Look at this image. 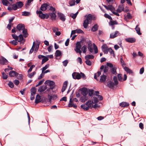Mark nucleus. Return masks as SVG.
Listing matches in <instances>:
<instances>
[{"mask_svg":"<svg viewBox=\"0 0 146 146\" xmlns=\"http://www.w3.org/2000/svg\"><path fill=\"white\" fill-rule=\"evenodd\" d=\"M85 17H86V19L84 20L83 26L84 28H87L88 26V25L91 24L92 20H95V17H93V16L91 14H90L87 15H86Z\"/></svg>","mask_w":146,"mask_h":146,"instance_id":"1","label":"nucleus"},{"mask_svg":"<svg viewBox=\"0 0 146 146\" xmlns=\"http://www.w3.org/2000/svg\"><path fill=\"white\" fill-rule=\"evenodd\" d=\"M91 102V101H88L84 104L82 105L81 106V109H83L84 111H87L89 110L90 108L93 106Z\"/></svg>","mask_w":146,"mask_h":146,"instance_id":"2","label":"nucleus"},{"mask_svg":"<svg viewBox=\"0 0 146 146\" xmlns=\"http://www.w3.org/2000/svg\"><path fill=\"white\" fill-rule=\"evenodd\" d=\"M76 48L74 49V50L76 51V52L78 53H79L80 55L81 54L82 52L81 50H80L81 48L82 47V46L81 44V43L80 42H78L75 45Z\"/></svg>","mask_w":146,"mask_h":146,"instance_id":"3","label":"nucleus"},{"mask_svg":"<svg viewBox=\"0 0 146 146\" xmlns=\"http://www.w3.org/2000/svg\"><path fill=\"white\" fill-rule=\"evenodd\" d=\"M72 96H70L69 103L68 104V107L69 108L73 107L74 108H77V106L76 104H74L73 103L72 100Z\"/></svg>","mask_w":146,"mask_h":146,"instance_id":"4","label":"nucleus"},{"mask_svg":"<svg viewBox=\"0 0 146 146\" xmlns=\"http://www.w3.org/2000/svg\"><path fill=\"white\" fill-rule=\"evenodd\" d=\"M58 17L62 21H64L66 20V18L64 15L61 13L58 12L57 13Z\"/></svg>","mask_w":146,"mask_h":146,"instance_id":"5","label":"nucleus"},{"mask_svg":"<svg viewBox=\"0 0 146 146\" xmlns=\"http://www.w3.org/2000/svg\"><path fill=\"white\" fill-rule=\"evenodd\" d=\"M102 50L103 51L104 54H107L109 52V48L106 44H103L102 46Z\"/></svg>","mask_w":146,"mask_h":146,"instance_id":"6","label":"nucleus"},{"mask_svg":"<svg viewBox=\"0 0 146 146\" xmlns=\"http://www.w3.org/2000/svg\"><path fill=\"white\" fill-rule=\"evenodd\" d=\"M72 75L73 78L74 79L79 80L81 78V75L78 73L74 72L72 73Z\"/></svg>","mask_w":146,"mask_h":146,"instance_id":"7","label":"nucleus"},{"mask_svg":"<svg viewBox=\"0 0 146 146\" xmlns=\"http://www.w3.org/2000/svg\"><path fill=\"white\" fill-rule=\"evenodd\" d=\"M124 9V6L123 5L121 4L118 6V9L116 10V11L118 13H120L122 11H123Z\"/></svg>","mask_w":146,"mask_h":146,"instance_id":"8","label":"nucleus"},{"mask_svg":"<svg viewBox=\"0 0 146 146\" xmlns=\"http://www.w3.org/2000/svg\"><path fill=\"white\" fill-rule=\"evenodd\" d=\"M36 13L37 14H38L39 17L42 19H45V15L44 14L42 13V11L37 10Z\"/></svg>","mask_w":146,"mask_h":146,"instance_id":"9","label":"nucleus"},{"mask_svg":"<svg viewBox=\"0 0 146 146\" xmlns=\"http://www.w3.org/2000/svg\"><path fill=\"white\" fill-rule=\"evenodd\" d=\"M115 84L113 81H109L108 82L107 86H108L109 88L113 89L114 88V86Z\"/></svg>","mask_w":146,"mask_h":146,"instance_id":"10","label":"nucleus"},{"mask_svg":"<svg viewBox=\"0 0 146 146\" xmlns=\"http://www.w3.org/2000/svg\"><path fill=\"white\" fill-rule=\"evenodd\" d=\"M119 34V32L117 31H115L114 33H112L110 34V38H113L117 36Z\"/></svg>","mask_w":146,"mask_h":146,"instance_id":"11","label":"nucleus"},{"mask_svg":"<svg viewBox=\"0 0 146 146\" xmlns=\"http://www.w3.org/2000/svg\"><path fill=\"white\" fill-rule=\"evenodd\" d=\"M81 94L83 96H86L88 94L87 89L85 88H83L81 89Z\"/></svg>","mask_w":146,"mask_h":146,"instance_id":"12","label":"nucleus"},{"mask_svg":"<svg viewBox=\"0 0 146 146\" xmlns=\"http://www.w3.org/2000/svg\"><path fill=\"white\" fill-rule=\"evenodd\" d=\"M19 74L16 72L13 71H10V77H14L18 76Z\"/></svg>","mask_w":146,"mask_h":146,"instance_id":"13","label":"nucleus"},{"mask_svg":"<svg viewBox=\"0 0 146 146\" xmlns=\"http://www.w3.org/2000/svg\"><path fill=\"white\" fill-rule=\"evenodd\" d=\"M107 79V76L106 75H104L103 74V75L100 76V82L101 83L104 82Z\"/></svg>","mask_w":146,"mask_h":146,"instance_id":"14","label":"nucleus"},{"mask_svg":"<svg viewBox=\"0 0 146 146\" xmlns=\"http://www.w3.org/2000/svg\"><path fill=\"white\" fill-rule=\"evenodd\" d=\"M125 40L127 42L133 43L136 41V39L134 38H128L125 39Z\"/></svg>","mask_w":146,"mask_h":146,"instance_id":"15","label":"nucleus"},{"mask_svg":"<svg viewBox=\"0 0 146 146\" xmlns=\"http://www.w3.org/2000/svg\"><path fill=\"white\" fill-rule=\"evenodd\" d=\"M25 28V26L24 24H19L17 26V30L20 31L23 30Z\"/></svg>","mask_w":146,"mask_h":146,"instance_id":"16","label":"nucleus"},{"mask_svg":"<svg viewBox=\"0 0 146 146\" xmlns=\"http://www.w3.org/2000/svg\"><path fill=\"white\" fill-rule=\"evenodd\" d=\"M41 101V96L38 94H37L36 97L35 103L36 104H38Z\"/></svg>","mask_w":146,"mask_h":146,"instance_id":"17","label":"nucleus"},{"mask_svg":"<svg viewBox=\"0 0 146 146\" xmlns=\"http://www.w3.org/2000/svg\"><path fill=\"white\" fill-rule=\"evenodd\" d=\"M8 62V60L5 58L3 57H2L1 58L0 60V63L1 64H6Z\"/></svg>","mask_w":146,"mask_h":146,"instance_id":"18","label":"nucleus"},{"mask_svg":"<svg viewBox=\"0 0 146 146\" xmlns=\"http://www.w3.org/2000/svg\"><path fill=\"white\" fill-rule=\"evenodd\" d=\"M50 16V19L52 20H54L56 19V17L55 13L54 12L49 13Z\"/></svg>","mask_w":146,"mask_h":146,"instance_id":"19","label":"nucleus"},{"mask_svg":"<svg viewBox=\"0 0 146 146\" xmlns=\"http://www.w3.org/2000/svg\"><path fill=\"white\" fill-rule=\"evenodd\" d=\"M47 87L45 86H40L38 90V92H42L44 91L47 89Z\"/></svg>","mask_w":146,"mask_h":146,"instance_id":"20","label":"nucleus"},{"mask_svg":"<svg viewBox=\"0 0 146 146\" xmlns=\"http://www.w3.org/2000/svg\"><path fill=\"white\" fill-rule=\"evenodd\" d=\"M45 84H48L50 86H51L54 85L55 82L52 81L46 80L45 82Z\"/></svg>","mask_w":146,"mask_h":146,"instance_id":"21","label":"nucleus"},{"mask_svg":"<svg viewBox=\"0 0 146 146\" xmlns=\"http://www.w3.org/2000/svg\"><path fill=\"white\" fill-rule=\"evenodd\" d=\"M48 5L46 3H44L40 7V9L42 11H45L47 9Z\"/></svg>","mask_w":146,"mask_h":146,"instance_id":"22","label":"nucleus"},{"mask_svg":"<svg viewBox=\"0 0 146 146\" xmlns=\"http://www.w3.org/2000/svg\"><path fill=\"white\" fill-rule=\"evenodd\" d=\"M129 104L126 102H122L119 104V106L121 107H126L129 106Z\"/></svg>","mask_w":146,"mask_h":146,"instance_id":"23","label":"nucleus"},{"mask_svg":"<svg viewBox=\"0 0 146 146\" xmlns=\"http://www.w3.org/2000/svg\"><path fill=\"white\" fill-rule=\"evenodd\" d=\"M98 26L97 24H95L92 27L91 31L93 32H95L98 30Z\"/></svg>","mask_w":146,"mask_h":146,"instance_id":"24","label":"nucleus"},{"mask_svg":"<svg viewBox=\"0 0 146 146\" xmlns=\"http://www.w3.org/2000/svg\"><path fill=\"white\" fill-rule=\"evenodd\" d=\"M55 56L56 57L62 56V53L61 51L59 50H56L55 53Z\"/></svg>","mask_w":146,"mask_h":146,"instance_id":"25","label":"nucleus"},{"mask_svg":"<svg viewBox=\"0 0 146 146\" xmlns=\"http://www.w3.org/2000/svg\"><path fill=\"white\" fill-rule=\"evenodd\" d=\"M22 33L24 37L25 38H26L28 36V34L27 32V30L25 28L23 30Z\"/></svg>","mask_w":146,"mask_h":146,"instance_id":"26","label":"nucleus"},{"mask_svg":"<svg viewBox=\"0 0 146 146\" xmlns=\"http://www.w3.org/2000/svg\"><path fill=\"white\" fill-rule=\"evenodd\" d=\"M88 49L90 53H92L93 52V48L92 47V43L90 42L88 44Z\"/></svg>","mask_w":146,"mask_h":146,"instance_id":"27","label":"nucleus"},{"mask_svg":"<svg viewBox=\"0 0 146 146\" xmlns=\"http://www.w3.org/2000/svg\"><path fill=\"white\" fill-rule=\"evenodd\" d=\"M18 9L21 8L23 5V2L21 1H18L16 3Z\"/></svg>","mask_w":146,"mask_h":146,"instance_id":"28","label":"nucleus"},{"mask_svg":"<svg viewBox=\"0 0 146 146\" xmlns=\"http://www.w3.org/2000/svg\"><path fill=\"white\" fill-rule=\"evenodd\" d=\"M116 69L117 68L116 67L114 66L113 67L111 68V72L114 74L116 75L117 74L116 72Z\"/></svg>","mask_w":146,"mask_h":146,"instance_id":"29","label":"nucleus"},{"mask_svg":"<svg viewBox=\"0 0 146 146\" xmlns=\"http://www.w3.org/2000/svg\"><path fill=\"white\" fill-rule=\"evenodd\" d=\"M124 69L125 70L127 73L131 74L133 73L132 70L126 66L124 67Z\"/></svg>","mask_w":146,"mask_h":146,"instance_id":"30","label":"nucleus"},{"mask_svg":"<svg viewBox=\"0 0 146 146\" xmlns=\"http://www.w3.org/2000/svg\"><path fill=\"white\" fill-rule=\"evenodd\" d=\"M94 56L93 55H88L85 56V59L86 60H89V59H93L94 58Z\"/></svg>","mask_w":146,"mask_h":146,"instance_id":"31","label":"nucleus"},{"mask_svg":"<svg viewBox=\"0 0 146 146\" xmlns=\"http://www.w3.org/2000/svg\"><path fill=\"white\" fill-rule=\"evenodd\" d=\"M138 27V25H137L135 29L138 34L139 35H141V33L140 32V28L139 27Z\"/></svg>","mask_w":146,"mask_h":146,"instance_id":"32","label":"nucleus"},{"mask_svg":"<svg viewBox=\"0 0 146 146\" xmlns=\"http://www.w3.org/2000/svg\"><path fill=\"white\" fill-rule=\"evenodd\" d=\"M88 99V98L86 96H83L81 97L80 100L81 102H84L86 101Z\"/></svg>","mask_w":146,"mask_h":146,"instance_id":"33","label":"nucleus"},{"mask_svg":"<svg viewBox=\"0 0 146 146\" xmlns=\"http://www.w3.org/2000/svg\"><path fill=\"white\" fill-rule=\"evenodd\" d=\"M92 100V101H91V102L92 103V105L93 104H97L98 102V100L96 97H94Z\"/></svg>","mask_w":146,"mask_h":146,"instance_id":"34","label":"nucleus"},{"mask_svg":"<svg viewBox=\"0 0 146 146\" xmlns=\"http://www.w3.org/2000/svg\"><path fill=\"white\" fill-rule=\"evenodd\" d=\"M48 60L49 59L48 57L45 56V57H43V59H42V61L41 64H43L44 63L48 61Z\"/></svg>","mask_w":146,"mask_h":146,"instance_id":"35","label":"nucleus"},{"mask_svg":"<svg viewBox=\"0 0 146 146\" xmlns=\"http://www.w3.org/2000/svg\"><path fill=\"white\" fill-rule=\"evenodd\" d=\"M30 15V13L27 11H24L22 13V15L25 16H29Z\"/></svg>","mask_w":146,"mask_h":146,"instance_id":"36","label":"nucleus"},{"mask_svg":"<svg viewBox=\"0 0 146 146\" xmlns=\"http://www.w3.org/2000/svg\"><path fill=\"white\" fill-rule=\"evenodd\" d=\"M87 46L85 45H84L82 47L81 50L82 51L83 53H85L87 51Z\"/></svg>","mask_w":146,"mask_h":146,"instance_id":"37","label":"nucleus"},{"mask_svg":"<svg viewBox=\"0 0 146 146\" xmlns=\"http://www.w3.org/2000/svg\"><path fill=\"white\" fill-rule=\"evenodd\" d=\"M36 92V88L35 87H32L31 89V92L32 94H35Z\"/></svg>","mask_w":146,"mask_h":146,"instance_id":"38","label":"nucleus"},{"mask_svg":"<svg viewBox=\"0 0 146 146\" xmlns=\"http://www.w3.org/2000/svg\"><path fill=\"white\" fill-rule=\"evenodd\" d=\"M18 37V39L17 40L18 42H21L23 39V36L22 34L20 35Z\"/></svg>","mask_w":146,"mask_h":146,"instance_id":"39","label":"nucleus"},{"mask_svg":"<svg viewBox=\"0 0 146 146\" xmlns=\"http://www.w3.org/2000/svg\"><path fill=\"white\" fill-rule=\"evenodd\" d=\"M11 6L12 9H13L14 10H16L17 9H18V7L16 3L12 4L11 5Z\"/></svg>","mask_w":146,"mask_h":146,"instance_id":"40","label":"nucleus"},{"mask_svg":"<svg viewBox=\"0 0 146 146\" xmlns=\"http://www.w3.org/2000/svg\"><path fill=\"white\" fill-rule=\"evenodd\" d=\"M69 4L71 6L74 5L75 4V0H72L69 1Z\"/></svg>","mask_w":146,"mask_h":146,"instance_id":"41","label":"nucleus"},{"mask_svg":"<svg viewBox=\"0 0 146 146\" xmlns=\"http://www.w3.org/2000/svg\"><path fill=\"white\" fill-rule=\"evenodd\" d=\"M49 64H46L44 67H43L42 68V73H43L46 69H47L49 67Z\"/></svg>","mask_w":146,"mask_h":146,"instance_id":"42","label":"nucleus"},{"mask_svg":"<svg viewBox=\"0 0 146 146\" xmlns=\"http://www.w3.org/2000/svg\"><path fill=\"white\" fill-rule=\"evenodd\" d=\"M113 80L114 81V84L115 85H117L118 84V82L117 80V78L116 76H114L113 77Z\"/></svg>","mask_w":146,"mask_h":146,"instance_id":"43","label":"nucleus"},{"mask_svg":"<svg viewBox=\"0 0 146 146\" xmlns=\"http://www.w3.org/2000/svg\"><path fill=\"white\" fill-rule=\"evenodd\" d=\"M36 72H33L31 73V74H28V76L30 78H32L33 76L35 74Z\"/></svg>","mask_w":146,"mask_h":146,"instance_id":"44","label":"nucleus"},{"mask_svg":"<svg viewBox=\"0 0 146 146\" xmlns=\"http://www.w3.org/2000/svg\"><path fill=\"white\" fill-rule=\"evenodd\" d=\"M93 46L94 47V50L95 54H96L98 52V48L97 46L95 44L93 43Z\"/></svg>","mask_w":146,"mask_h":146,"instance_id":"45","label":"nucleus"},{"mask_svg":"<svg viewBox=\"0 0 146 146\" xmlns=\"http://www.w3.org/2000/svg\"><path fill=\"white\" fill-rule=\"evenodd\" d=\"M104 16L106 18H107L110 20H112V18L111 17L107 14L105 13L104 15Z\"/></svg>","mask_w":146,"mask_h":146,"instance_id":"46","label":"nucleus"},{"mask_svg":"<svg viewBox=\"0 0 146 146\" xmlns=\"http://www.w3.org/2000/svg\"><path fill=\"white\" fill-rule=\"evenodd\" d=\"M94 90H89L88 94L90 96H92L93 94Z\"/></svg>","mask_w":146,"mask_h":146,"instance_id":"47","label":"nucleus"},{"mask_svg":"<svg viewBox=\"0 0 146 146\" xmlns=\"http://www.w3.org/2000/svg\"><path fill=\"white\" fill-rule=\"evenodd\" d=\"M85 62L86 64L88 66H90L92 65V62L89 60H86Z\"/></svg>","mask_w":146,"mask_h":146,"instance_id":"48","label":"nucleus"},{"mask_svg":"<svg viewBox=\"0 0 146 146\" xmlns=\"http://www.w3.org/2000/svg\"><path fill=\"white\" fill-rule=\"evenodd\" d=\"M3 78L4 79H6L7 78V75L4 72H3L2 73Z\"/></svg>","mask_w":146,"mask_h":146,"instance_id":"49","label":"nucleus"},{"mask_svg":"<svg viewBox=\"0 0 146 146\" xmlns=\"http://www.w3.org/2000/svg\"><path fill=\"white\" fill-rule=\"evenodd\" d=\"M2 3L3 5L7 6L8 2L7 0H2Z\"/></svg>","mask_w":146,"mask_h":146,"instance_id":"50","label":"nucleus"},{"mask_svg":"<svg viewBox=\"0 0 146 146\" xmlns=\"http://www.w3.org/2000/svg\"><path fill=\"white\" fill-rule=\"evenodd\" d=\"M117 77L119 81H122V77L121 74H118L117 75Z\"/></svg>","mask_w":146,"mask_h":146,"instance_id":"51","label":"nucleus"},{"mask_svg":"<svg viewBox=\"0 0 146 146\" xmlns=\"http://www.w3.org/2000/svg\"><path fill=\"white\" fill-rule=\"evenodd\" d=\"M120 62L123 67L125 65V63L124 62V61L122 58H120Z\"/></svg>","mask_w":146,"mask_h":146,"instance_id":"52","label":"nucleus"},{"mask_svg":"<svg viewBox=\"0 0 146 146\" xmlns=\"http://www.w3.org/2000/svg\"><path fill=\"white\" fill-rule=\"evenodd\" d=\"M68 63V61L67 60H65L62 62V63L63 66H66Z\"/></svg>","mask_w":146,"mask_h":146,"instance_id":"53","label":"nucleus"},{"mask_svg":"<svg viewBox=\"0 0 146 146\" xmlns=\"http://www.w3.org/2000/svg\"><path fill=\"white\" fill-rule=\"evenodd\" d=\"M33 0H27V3H26L25 5V6L26 7H27V5H29L30 3Z\"/></svg>","mask_w":146,"mask_h":146,"instance_id":"54","label":"nucleus"},{"mask_svg":"<svg viewBox=\"0 0 146 146\" xmlns=\"http://www.w3.org/2000/svg\"><path fill=\"white\" fill-rule=\"evenodd\" d=\"M13 38L16 40H17L18 39V37L15 34H12V35Z\"/></svg>","mask_w":146,"mask_h":146,"instance_id":"55","label":"nucleus"},{"mask_svg":"<svg viewBox=\"0 0 146 146\" xmlns=\"http://www.w3.org/2000/svg\"><path fill=\"white\" fill-rule=\"evenodd\" d=\"M106 65H107V67H109L111 68H112L113 67V64L107 62L106 63Z\"/></svg>","mask_w":146,"mask_h":146,"instance_id":"56","label":"nucleus"},{"mask_svg":"<svg viewBox=\"0 0 146 146\" xmlns=\"http://www.w3.org/2000/svg\"><path fill=\"white\" fill-rule=\"evenodd\" d=\"M127 17L129 19H131L132 18V16L129 13H127Z\"/></svg>","mask_w":146,"mask_h":146,"instance_id":"57","label":"nucleus"},{"mask_svg":"<svg viewBox=\"0 0 146 146\" xmlns=\"http://www.w3.org/2000/svg\"><path fill=\"white\" fill-rule=\"evenodd\" d=\"M76 33H83V31L81 29H76Z\"/></svg>","mask_w":146,"mask_h":146,"instance_id":"58","label":"nucleus"},{"mask_svg":"<svg viewBox=\"0 0 146 146\" xmlns=\"http://www.w3.org/2000/svg\"><path fill=\"white\" fill-rule=\"evenodd\" d=\"M17 40H13L11 42H10V43L11 42L14 45H16L17 44Z\"/></svg>","mask_w":146,"mask_h":146,"instance_id":"59","label":"nucleus"},{"mask_svg":"<svg viewBox=\"0 0 146 146\" xmlns=\"http://www.w3.org/2000/svg\"><path fill=\"white\" fill-rule=\"evenodd\" d=\"M109 51L111 54H114V52L112 50L111 48L110 47L109 48Z\"/></svg>","mask_w":146,"mask_h":146,"instance_id":"60","label":"nucleus"},{"mask_svg":"<svg viewBox=\"0 0 146 146\" xmlns=\"http://www.w3.org/2000/svg\"><path fill=\"white\" fill-rule=\"evenodd\" d=\"M108 71V67L107 66H105L104 69V73H106Z\"/></svg>","mask_w":146,"mask_h":146,"instance_id":"61","label":"nucleus"},{"mask_svg":"<svg viewBox=\"0 0 146 146\" xmlns=\"http://www.w3.org/2000/svg\"><path fill=\"white\" fill-rule=\"evenodd\" d=\"M17 78L19 80H21L23 79V75L21 74H19L18 75Z\"/></svg>","mask_w":146,"mask_h":146,"instance_id":"62","label":"nucleus"},{"mask_svg":"<svg viewBox=\"0 0 146 146\" xmlns=\"http://www.w3.org/2000/svg\"><path fill=\"white\" fill-rule=\"evenodd\" d=\"M144 68L143 67L141 68L140 70L139 73L140 74H142L144 72Z\"/></svg>","mask_w":146,"mask_h":146,"instance_id":"63","label":"nucleus"},{"mask_svg":"<svg viewBox=\"0 0 146 146\" xmlns=\"http://www.w3.org/2000/svg\"><path fill=\"white\" fill-rule=\"evenodd\" d=\"M70 16L73 19H75L76 18V16L75 15V14H73V13H70Z\"/></svg>","mask_w":146,"mask_h":146,"instance_id":"64","label":"nucleus"}]
</instances>
